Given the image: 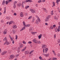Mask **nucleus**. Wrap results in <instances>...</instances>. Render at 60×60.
<instances>
[{"label": "nucleus", "instance_id": "f257e3e1", "mask_svg": "<svg viewBox=\"0 0 60 60\" xmlns=\"http://www.w3.org/2000/svg\"><path fill=\"white\" fill-rule=\"evenodd\" d=\"M14 57H15V56L14 55H11L10 56V57L9 58V59L10 60L12 59Z\"/></svg>", "mask_w": 60, "mask_h": 60}, {"label": "nucleus", "instance_id": "f03ea898", "mask_svg": "<svg viewBox=\"0 0 60 60\" xmlns=\"http://www.w3.org/2000/svg\"><path fill=\"white\" fill-rule=\"evenodd\" d=\"M3 41H5L6 42L7 44V45H9V43L8 42L7 40L6 39V37H5L4 38V39L3 40Z\"/></svg>", "mask_w": 60, "mask_h": 60}, {"label": "nucleus", "instance_id": "7ed1b4c3", "mask_svg": "<svg viewBox=\"0 0 60 60\" xmlns=\"http://www.w3.org/2000/svg\"><path fill=\"white\" fill-rule=\"evenodd\" d=\"M49 18H50V15H48L46 18L45 21L47 22V21H49Z\"/></svg>", "mask_w": 60, "mask_h": 60}, {"label": "nucleus", "instance_id": "20e7f679", "mask_svg": "<svg viewBox=\"0 0 60 60\" xmlns=\"http://www.w3.org/2000/svg\"><path fill=\"white\" fill-rule=\"evenodd\" d=\"M23 24L24 26H26V27L30 26V24H28L26 26V23H25V22L24 21L23 22Z\"/></svg>", "mask_w": 60, "mask_h": 60}, {"label": "nucleus", "instance_id": "39448f33", "mask_svg": "<svg viewBox=\"0 0 60 60\" xmlns=\"http://www.w3.org/2000/svg\"><path fill=\"white\" fill-rule=\"evenodd\" d=\"M7 53V51H4L3 52H2V55H4L5 54H6Z\"/></svg>", "mask_w": 60, "mask_h": 60}, {"label": "nucleus", "instance_id": "423d86ee", "mask_svg": "<svg viewBox=\"0 0 60 60\" xmlns=\"http://www.w3.org/2000/svg\"><path fill=\"white\" fill-rule=\"evenodd\" d=\"M30 11H31V12H32V13H35V11L32 9H30Z\"/></svg>", "mask_w": 60, "mask_h": 60}, {"label": "nucleus", "instance_id": "0eeeda50", "mask_svg": "<svg viewBox=\"0 0 60 60\" xmlns=\"http://www.w3.org/2000/svg\"><path fill=\"white\" fill-rule=\"evenodd\" d=\"M17 5L18 6V7H20L21 5V3H19L18 4H17Z\"/></svg>", "mask_w": 60, "mask_h": 60}, {"label": "nucleus", "instance_id": "6e6552de", "mask_svg": "<svg viewBox=\"0 0 60 60\" xmlns=\"http://www.w3.org/2000/svg\"><path fill=\"white\" fill-rule=\"evenodd\" d=\"M33 42H35V43H37L38 42V41L37 40H35V39H34L33 40Z\"/></svg>", "mask_w": 60, "mask_h": 60}, {"label": "nucleus", "instance_id": "1a4fd4ad", "mask_svg": "<svg viewBox=\"0 0 60 60\" xmlns=\"http://www.w3.org/2000/svg\"><path fill=\"white\" fill-rule=\"evenodd\" d=\"M13 28L14 29H15L17 28V26L15 25H13Z\"/></svg>", "mask_w": 60, "mask_h": 60}, {"label": "nucleus", "instance_id": "9d476101", "mask_svg": "<svg viewBox=\"0 0 60 60\" xmlns=\"http://www.w3.org/2000/svg\"><path fill=\"white\" fill-rule=\"evenodd\" d=\"M47 47V45H44L42 47V49H45Z\"/></svg>", "mask_w": 60, "mask_h": 60}, {"label": "nucleus", "instance_id": "9b49d317", "mask_svg": "<svg viewBox=\"0 0 60 60\" xmlns=\"http://www.w3.org/2000/svg\"><path fill=\"white\" fill-rule=\"evenodd\" d=\"M42 36V34H41L40 35H39L38 36V39H40L41 38V37Z\"/></svg>", "mask_w": 60, "mask_h": 60}, {"label": "nucleus", "instance_id": "f8f14e48", "mask_svg": "<svg viewBox=\"0 0 60 60\" xmlns=\"http://www.w3.org/2000/svg\"><path fill=\"white\" fill-rule=\"evenodd\" d=\"M20 16L21 17H23V13L22 12H21V13L20 14Z\"/></svg>", "mask_w": 60, "mask_h": 60}, {"label": "nucleus", "instance_id": "ddd939ff", "mask_svg": "<svg viewBox=\"0 0 60 60\" xmlns=\"http://www.w3.org/2000/svg\"><path fill=\"white\" fill-rule=\"evenodd\" d=\"M26 47H24V49L22 50V51H24L26 49Z\"/></svg>", "mask_w": 60, "mask_h": 60}, {"label": "nucleus", "instance_id": "4468645a", "mask_svg": "<svg viewBox=\"0 0 60 60\" xmlns=\"http://www.w3.org/2000/svg\"><path fill=\"white\" fill-rule=\"evenodd\" d=\"M31 34H32L34 35L35 34H36L37 33V32H31Z\"/></svg>", "mask_w": 60, "mask_h": 60}, {"label": "nucleus", "instance_id": "2eb2a0df", "mask_svg": "<svg viewBox=\"0 0 60 60\" xmlns=\"http://www.w3.org/2000/svg\"><path fill=\"white\" fill-rule=\"evenodd\" d=\"M25 27H23L22 28V29L20 31H23V30H25Z\"/></svg>", "mask_w": 60, "mask_h": 60}, {"label": "nucleus", "instance_id": "dca6fc26", "mask_svg": "<svg viewBox=\"0 0 60 60\" xmlns=\"http://www.w3.org/2000/svg\"><path fill=\"white\" fill-rule=\"evenodd\" d=\"M36 17H37V18H38V20L39 22H40L41 21V20H40V18H39V17H38V16H37V15H36Z\"/></svg>", "mask_w": 60, "mask_h": 60}, {"label": "nucleus", "instance_id": "f3484780", "mask_svg": "<svg viewBox=\"0 0 60 60\" xmlns=\"http://www.w3.org/2000/svg\"><path fill=\"white\" fill-rule=\"evenodd\" d=\"M52 4H53V5L52 6V7H54V6H55V3L54 2H53Z\"/></svg>", "mask_w": 60, "mask_h": 60}, {"label": "nucleus", "instance_id": "a211bd4d", "mask_svg": "<svg viewBox=\"0 0 60 60\" xmlns=\"http://www.w3.org/2000/svg\"><path fill=\"white\" fill-rule=\"evenodd\" d=\"M4 14H5L6 13V7H5L4 8Z\"/></svg>", "mask_w": 60, "mask_h": 60}, {"label": "nucleus", "instance_id": "6ab92c4d", "mask_svg": "<svg viewBox=\"0 0 60 60\" xmlns=\"http://www.w3.org/2000/svg\"><path fill=\"white\" fill-rule=\"evenodd\" d=\"M13 34H15L16 33V30H13Z\"/></svg>", "mask_w": 60, "mask_h": 60}, {"label": "nucleus", "instance_id": "aec40b11", "mask_svg": "<svg viewBox=\"0 0 60 60\" xmlns=\"http://www.w3.org/2000/svg\"><path fill=\"white\" fill-rule=\"evenodd\" d=\"M29 52L28 51H26L25 52V54H28Z\"/></svg>", "mask_w": 60, "mask_h": 60}, {"label": "nucleus", "instance_id": "412c9836", "mask_svg": "<svg viewBox=\"0 0 60 60\" xmlns=\"http://www.w3.org/2000/svg\"><path fill=\"white\" fill-rule=\"evenodd\" d=\"M34 30V29L33 28H32V27H31L30 29L29 30L30 31H33Z\"/></svg>", "mask_w": 60, "mask_h": 60}, {"label": "nucleus", "instance_id": "4be33fe9", "mask_svg": "<svg viewBox=\"0 0 60 60\" xmlns=\"http://www.w3.org/2000/svg\"><path fill=\"white\" fill-rule=\"evenodd\" d=\"M13 22L12 21H11L9 23V25H11V24L13 23Z\"/></svg>", "mask_w": 60, "mask_h": 60}, {"label": "nucleus", "instance_id": "5701e85b", "mask_svg": "<svg viewBox=\"0 0 60 60\" xmlns=\"http://www.w3.org/2000/svg\"><path fill=\"white\" fill-rule=\"evenodd\" d=\"M23 47V45L22 44H21L20 45V48H22Z\"/></svg>", "mask_w": 60, "mask_h": 60}, {"label": "nucleus", "instance_id": "b1692460", "mask_svg": "<svg viewBox=\"0 0 60 60\" xmlns=\"http://www.w3.org/2000/svg\"><path fill=\"white\" fill-rule=\"evenodd\" d=\"M43 10H44V11L46 12V13H47V11H46V8H43Z\"/></svg>", "mask_w": 60, "mask_h": 60}, {"label": "nucleus", "instance_id": "393cba45", "mask_svg": "<svg viewBox=\"0 0 60 60\" xmlns=\"http://www.w3.org/2000/svg\"><path fill=\"white\" fill-rule=\"evenodd\" d=\"M4 4H5V0H3L2 3V5H4Z\"/></svg>", "mask_w": 60, "mask_h": 60}, {"label": "nucleus", "instance_id": "a878e982", "mask_svg": "<svg viewBox=\"0 0 60 60\" xmlns=\"http://www.w3.org/2000/svg\"><path fill=\"white\" fill-rule=\"evenodd\" d=\"M6 19H7L9 20L10 19V18L9 17L7 16L6 17Z\"/></svg>", "mask_w": 60, "mask_h": 60}, {"label": "nucleus", "instance_id": "bb28decb", "mask_svg": "<svg viewBox=\"0 0 60 60\" xmlns=\"http://www.w3.org/2000/svg\"><path fill=\"white\" fill-rule=\"evenodd\" d=\"M29 7V6H26V7H25V8L26 9H27V8H28Z\"/></svg>", "mask_w": 60, "mask_h": 60}, {"label": "nucleus", "instance_id": "cd10ccee", "mask_svg": "<svg viewBox=\"0 0 60 60\" xmlns=\"http://www.w3.org/2000/svg\"><path fill=\"white\" fill-rule=\"evenodd\" d=\"M7 31L6 30H5L4 31V32L3 33L4 34H6V31Z\"/></svg>", "mask_w": 60, "mask_h": 60}, {"label": "nucleus", "instance_id": "c85d7f7f", "mask_svg": "<svg viewBox=\"0 0 60 60\" xmlns=\"http://www.w3.org/2000/svg\"><path fill=\"white\" fill-rule=\"evenodd\" d=\"M20 50L19 49V48H18L17 49V51L18 53H19V52Z\"/></svg>", "mask_w": 60, "mask_h": 60}, {"label": "nucleus", "instance_id": "c756f323", "mask_svg": "<svg viewBox=\"0 0 60 60\" xmlns=\"http://www.w3.org/2000/svg\"><path fill=\"white\" fill-rule=\"evenodd\" d=\"M36 23L37 24H39V21L36 20Z\"/></svg>", "mask_w": 60, "mask_h": 60}, {"label": "nucleus", "instance_id": "7c9ffc66", "mask_svg": "<svg viewBox=\"0 0 60 60\" xmlns=\"http://www.w3.org/2000/svg\"><path fill=\"white\" fill-rule=\"evenodd\" d=\"M9 2V1H7L5 2V3L6 4H8V2Z\"/></svg>", "mask_w": 60, "mask_h": 60}, {"label": "nucleus", "instance_id": "2f4dec72", "mask_svg": "<svg viewBox=\"0 0 60 60\" xmlns=\"http://www.w3.org/2000/svg\"><path fill=\"white\" fill-rule=\"evenodd\" d=\"M34 20H35V19H34V18H33V19H32V22H34Z\"/></svg>", "mask_w": 60, "mask_h": 60}, {"label": "nucleus", "instance_id": "473e14b6", "mask_svg": "<svg viewBox=\"0 0 60 60\" xmlns=\"http://www.w3.org/2000/svg\"><path fill=\"white\" fill-rule=\"evenodd\" d=\"M16 7V5H15V4H14V8H15Z\"/></svg>", "mask_w": 60, "mask_h": 60}, {"label": "nucleus", "instance_id": "72a5a7b5", "mask_svg": "<svg viewBox=\"0 0 60 60\" xmlns=\"http://www.w3.org/2000/svg\"><path fill=\"white\" fill-rule=\"evenodd\" d=\"M22 43L23 44H26V42L24 41H22Z\"/></svg>", "mask_w": 60, "mask_h": 60}, {"label": "nucleus", "instance_id": "f704fd0d", "mask_svg": "<svg viewBox=\"0 0 60 60\" xmlns=\"http://www.w3.org/2000/svg\"><path fill=\"white\" fill-rule=\"evenodd\" d=\"M50 28L51 29H53V26H52L50 27Z\"/></svg>", "mask_w": 60, "mask_h": 60}, {"label": "nucleus", "instance_id": "c9c22d12", "mask_svg": "<svg viewBox=\"0 0 60 60\" xmlns=\"http://www.w3.org/2000/svg\"><path fill=\"white\" fill-rule=\"evenodd\" d=\"M53 60H56V58H53L52 59Z\"/></svg>", "mask_w": 60, "mask_h": 60}, {"label": "nucleus", "instance_id": "e433bc0d", "mask_svg": "<svg viewBox=\"0 0 60 60\" xmlns=\"http://www.w3.org/2000/svg\"><path fill=\"white\" fill-rule=\"evenodd\" d=\"M13 50H16V48H13L12 49Z\"/></svg>", "mask_w": 60, "mask_h": 60}, {"label": "nucleus", "instance_id": "4c0bfd02", "mask_svg": "<svg viewBox=\"0 0 60 60\" xmlns=\"http://www.w3.org/2000/svg\"><path fill=\"white\" fill-rule=\"evenodd\" d=\"M38 3H40L41 2V0H39L38 1Z\"/></svg>", "mask_w": 60, "mask_h": 60}, {"label": "nucleus", "instance_id": "58836bf2", "mask_svg": "<svg viewBox=\"0 0 60 60\" xmlns=\"http://www.w3.org/2000/svg\"><path fill=\"white\" fill-rule=\"evenodd\" d=\"M32 18V16H30L29 17V18H28V19H31Z\"/></svg>", "mask_w": 60, "mask_h": 60}, {"label": "nucleus", "instance_id": "ea45409f", "mask_svg": "<svg viewBox=\"0 0 60 60\" xmlns=\"http://www.w3.org/2000/svg\"><path fill=\"white\" fill-rule=\"evenodd\" d=\"M28 43H29V44H31L32 43V42H31V41H29Z\"/></svg>", "mask_w": 60, "mask_h": 60}, {"label": "nucleus", "instance_id": "a19ab883", "mask_svg": "<svg viewBox=\"0 0 60 60\" xmlns=\"http://www.w3.org/2000/svg\"><path fill=\"white\" fill-rule=\"evenodd\" d=\"M60 1V0H57L56 1V3H58V2H59Z\"/></svg>", "mask_w": 60, "mask_h": 60}, {"label": "nucleus", "instance_id": "79ce46f5", "mask_svg": "<svg viewBox=\"0 0 60 60\" xmlns=\"http://www.w3.org/2000/svg\"><path fill=\"white\" fill-rule=\"evenodd\" d=\"M53 53H54V55H56V53H55V51L54 50H52V51Z\"/></svg>", "mask_w": 60, "mask_h": 60}, {"label": "nucleus", "instance_id": "37998d69", "mask_svg": "<svg viewBox=\"0 0 60 60\" xmlns=\"http://www.w3.org/2000/svg\"><path fill=\"white\" fill-rule=\"evenodd\" d=\"M15 39L16 40H17V39H18V36H17V35H16Z\"/></svg>", "mask_w": 60, "mask_h": 60}, {"label": "nucleus", "instance_id": "c03bdc74", "mask_svg": "<svg viewBox=\"0 0 60 60\" xmlns=\"http://www.w3.org/2000/svg\"><path fill=\"white\" fill-rule=\"evenodd\" d=\"M58 43H60V39H58Z\"/></svg>", "mask_w": 60, "mask_h": 60}, {"label": "nucleus", "instance_id": "a18cd8bd", "mask_svg": "<svg viewBox=\"0 0 60 60\" xmlns=\"http://www.w3.org/2000/svg\"><path fill=\"white\" fill-rule=\"evenodd\" d=\"M29 0H26V2L27 3V2H29Z\"/></svg>", "mask_w": 60, "mask_h": 60}, {"label": "nucleus", "instance_id": "49530a36", "mask_svg": "<svg viewBox=\"0 0 60 60\" xmlns=\"http://www.w3.org/2000/svg\"><path fill=\"white\" fill-rule=\"evenodd\" d=\"M14 15H15V16H16V15H17V14L15 13H14Z\"/></svg>", "mask_w": 60, "mask_h": 60}, {"label": "nucleus", "instance_id": "de8ad7c7", "mask_svg": "<svg viewBox=\"0 0 60 60\" xmlns=\"http://www.w3.org/2000/svg\"><path fill=\"white\" fill-rule=\"evenodd\" d=\"M45 56H46V57H47V56H49V55L45 54Z\"/></svg>", "mask_w": 60, "mask_h": 60}, {"label": "nucleus", "instance_id": "09e8293b", "mask_svg": "<svg viewBox=\"0 0 60 60\" xmlns=\"http://www.w3.org/2000/svg\"><path fill=\"white\" fill-rule=\"evenodd\" d=\"M38 43V44H39V43L40 44L41 43V42H40V41H38V43Z\"/></svg>", "mask_w": 60, "mask_h": 60}, {"label": "nucleus", "instance_id": "8fccbe9b", "mask_svg": "<svg viewBox=\"0 0 60 60\" xmlns=\"http://www.w3.org/2000/svg\"><path fill=\"white\" fill-rule=\"evenodd\" d=\"M29 2H30V3H31V2H33V1H32V0H30Z\"/></svg>", "mask_w": 60, "mask_h": 60}, {"label": "nucleus", "instance_id": "3c124183", "mask_svg": "<svg viewBox=\"0 0 60 60\" xmlns=\"http://www.w3.org/2000/svg\"><path fill=\"white\" fill-rule=\"evenodd\" d=\"M57 30L58 32H59V31H60V29L58 28L57 29Z\"/></svg>", "mask_w": 60, "mask_h": 60}, {"label": "nucleus", "instance_id": "603ef678", "mask_svg": "<svg viewBox=\"0 0 60 60\" xmlns=\"http://www.w3.org/2000/svg\"><path fill=\"white\" fill-rule=\"evenodd\" d=\"M45 50H46V51H48V49L46 48L45 49Z\"/></svg>", "mask_w": 60, "mask_h": 60}, {"label": "nucleus", "instance_id": "864d4df0", "mask_svg": "<svg viewBox=\"0 0 60 60\" xmlns=\"http://www.w3.org/2000/svg\"><path fill=\"white\" fill-rule=\"evenodd\" d=\"M56 26L55 25H54L53 26V27H56Z\"/></svg>", "mask_w": 60, "mask_h": 60}, {"label": "nucleus", "instance_id": "5fc2aeb1", "mask_svg": "<svg viewBox=\"0 0 60 60\" xmlns=\"http://www.w3.org/2000/svg\"><path fill=\"white\" fill-rule=\"evenodd\" d=\"M60 54L59 53L57 54V56H60Z\"/></svg>", "mask_w": 60, "mask_h": 60}, {"label": "nucleus", "instance_id": "6e6d98bb", "mask_svg": "<svg viewBox=\"0 0 60 60\" xmlns=\"http://www.w3.org/2000/svg\"><path fill=\"white\" fill-rule=\"evenodd\" d=\"M22 2H23V3H24V4H26V1H25L24 2V1H22Z\"/></svg>", "mask_w": 60, "mask_h": 60}, {"label": "nucleus", "instance_id": "4d7b16f0", "mask_svg": "<svg viewBox=\"0 0 60 60\" xmlns=\"http://www.w3.org/2000/svg\"><path fill=\"white\" fill-rule=\"evenodd\" d=\"M56 34H55L54 35V38H56Z\"/></svg>", "mask_w": 60, "mask_h": 60}, {"label": "nucleus", "instance_id": "13d9d810", "mask_svg": "<svg viewBox=\"0 0 60 60\" xmlns=\"http://www.w3.org/2000/svg\"><path fill=\"white\" fill-rule=\"evenodd\" d=\"M19 54L16 55V56L17 57H18V56H19Z\"/></svg>", "mask_w": 60, "mask_h": 60}, {"label": "nucleus", "instance_id": "bf43d9fd", "mask_svg": "<svg viewBox=\"0 0 60 60\" xmlns=\"http://www.w3.org/2000/svg\"><path fill=\"white\" fill-rule=\"evenodd\" d=\"M12 43L13 44H14V40L13 41H12Z\"/></svg>", "mask_w": 60, "mask_h": 60}, {"label": "nucleus", "instance_id": "052dcab7", "mask_svg": "<svg viewBox=\"0 0 60 60\" xmlns=\"http://www.w3.org/2000/svg\"><path fill=\"white\" fill-rule=\"evenodd\" d=\"M58 29H60V26H58Z\"/></svg>", "mask_w": 60, "mask_h": 60}, {"label": "nucleus", "instance_id": "680f3d73", "mask_svg": "<svg viewBox=\"0 0 60 60\" xmlns=\"http://www.w3.org/2000/svg\"><path fill=\"white\" fill-rule=\"evenodd\" d=\"M39 58L40 59H42V58L41 57H39Z\"/></svg>", "mask_w": 60, "mask_h": 60}, {"label": "nucleus", "instance_id": "e2e57ef3", "mask_svg": "<svg viewBox=\"0 0 60 60\" xmlns=\"http://www.w3.org/2000/svg\"><path fill=\"white\" fill-rule=\"evenodd\" d=\"M45 25L46 26H47V25H48V24L47 23H45Z\"/></svg>", "mask_w": 60, "mask_h": 60}, {"label": "nucleus", "instance_id": "0e129e2a", "mask_svg": "<svg viewBox=\"0 0 60 60\" xmlns=\"http://www.w3.org/2000/svg\"><path fill=\"white\" fill-rule=\"evenodd\" d=\"M57 9L58 11H60L59 10H60V9H59V7L57 8Z\"/></svg>", "mask_w": 60, "mask_h": 60}, {"label": "nucleus", "instance_id": "69168bd1", "mask_svg": "<svg viewBox=\"0 0 60 60\" xmlns=\"http://www.w3.org/2000/svg\"><path fill=\"white\" fill-rule=\"evenodd\" d=\"M43 53H44V50H45V49H43Z\"/></svg>", "mask_w": 60, "mask_h": 60}, {"label": "nucleus", "instance_id": "338daca9", "mask_svg": "<svg viewBox=\"0 0 60 60\" xmlns=\"http://www.w3.org/2000/svg\"><path fill=\"white\" fill-rule=\"evenodd\" d=\"M13 38H11V41H13Z\"/></svg>", "mask_w": 60, "mask_h": 60}, {"label": "nucleus", "instance_id": "774afa93", "mask_svg": "<svg viewBox=\"0 0 60 60\" xmlns=\"http://www.w3.org/2000/svg\"><path fill=\"white\" fill-rule=\"evenodd\" d=\"M36 7H38V5H37V4H36Z\"/></svg>", "mask_w": 60, "mask_h": 60}]
</instances>
